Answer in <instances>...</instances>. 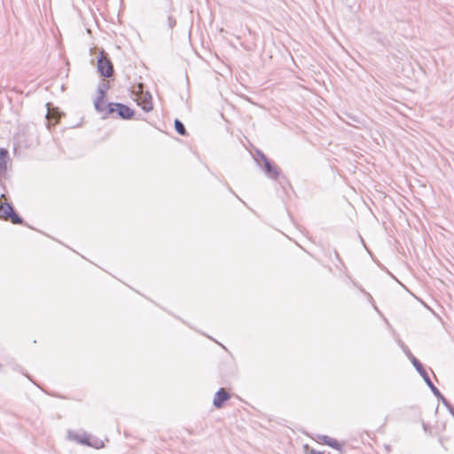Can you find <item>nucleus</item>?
<instances>
[{
    "label": "nucleus",
    "instance_id": "nucleus-1",
    "mask_svg": "<svg viewBox=\"0 0 454 454\" xmlns=\"http://www.w3.org/2000/svg\"><path fill=\"white\" fill-rule=\"evenodd\" d=\"M67 434L70 440L82 445L93 447L95 449H101L104 447V442L101 439L95 437L85 431L75 432L69 430Z\"/></svg>",
    "mask_w": 454,
    "mask_h": 454
},
{
    "label": "nucleus",
    "instance_id": "nucleus-2",
    "mask_svg": "<svg viewBox=\"0 0 454 454\" xmlns=\"http://www.w3.org/2000/svg\"><path fill=\"white\" fill-rule=\"evenodd\" d=\"M114 114H116V115L122 120H130L134 116L135 112L127 105L121 103H108L106 117Z\"/></svg>",
    "mask_w": 454,
    "mask_h": 454
},
{
    "label": "nucleus",
    "instance_id": "nucleus-3",
    "mask_svg": "<svg viewBox=\"0 0 454 454\" xmlns=\"http://www.w3.org/2000/svg\"><path fill=\"white\" fill-rule=\"evenodd\" d=\"M98 72L104 77L109 78L114 75V66L108 54L104 51H99L98 57Z\"/></svg>",
    "mask_w": 454,
    "mask_h": 454
},
{
    "label": "nucleus",
    "instance_id": "nucleus-4",
    "mask_svg": "<svg viewBox=\"0 0 454 454\" xmlns=\"http://www.w3.org/2000/svg\"><path fill=\"white\" fill-rule=\"evenodd\" d=\"M137 105H139L145 112H146V113L151 112L153 109V98H152L151 93L148 91L144 92L143 85L139 84L138 90H137Z\"/></svg>",
    "mask_w": 454,
    "mask_h": 454
},
{
    "label": "nucleus",
    "instance_id": "nucleus-5",
    "mask_svg": "<svg viewBox=\"0 0 454 454\" xmlns=\"http://www.w3.org/2000/svg\"><path fill=\"white\" fill-rule=\"evenodd\" d=\"M411 363L418 371V372L420 374V376L423 378L427 385L429 387L431 391L434 395H441V392L439 389L434 385L432 380H430V377L428 373L424 369L422 364L414 356L411 357Z\"/></svg>",
    "mask_w": 454,
    "mask_h": 454
},
{
    "label": "nucleus",
    "instance_id": "nucleus-6",
    "mask_svg": "<svg viewBox=\"0 0 454 454\" xmlns=\"http://www.w3.org/2000/svg\"><path fill=\"white\" fill-rule=\"evenodd\" d=\"M263 164L264 172L266 176L269 178L276 180L280 174V169L275 164H273L269 159H265Z\"/></svg>",
    "mask_w": 454,
    "mask_h": 454
},
{
    "label": "nucleus",
    "instance_id": "nucleus-7",
    "mask_svg": "<svg viewBox=\"0 0 454 454\" xmlns=\"http://www.w3.org/2000/svg\"><path fill=\"white\" fill-rule=\"evenodd\" d=\"M231 398L230 394L223 388H220L214 396L213 404L216 408H221L223 403Z\"/></svg>",
    "mask_w": 454,
    "mask_h": 454
},
{
    "label": "nucleus",
    "instance_id": "nucleus-8",
    "mask_svg": "<svg viewBox=\"0 0 454 454\" xmlns=\"http://www.w3.org/2000/svg\"><path fill=\"white\" fill-rule=\"evenodd\" d=\"M9 160V152L5 148H0V176L7 170V160Z\"/></svg>",
    "mask_w": 454,
    "mask_h": 454
},
{
    "label": "nucleus",
    "instance_id": "nucleus-9",
    "mask_svg": "<svg viewBox=\"0 0 454 454\" xmlns=\"http://www.w3.org/2000/svg\"><path fill=\"white\" fill-rule=\"evenodd\" d=\"M108 89H109L108 82L103 80L98 83V89H97V93H98L97 98H98V101L100 99H105L106 94V91L108 90Z\"/></svg>",
    "mask_w": 454,
    "mask_h": 454
},
{
    "label": "nucleus",
    "instance_id": "nucleus-10",
    "mask_svg": "<svg viewBox=\"0 0 454 454\" xmlns=\"http://www.w3.org/2000/svg\"><path fill=\"white\" fill-rule=\"evenodd\" d=\"M321 440L325 444H326L333 449H336V450L340 449V444L333 438H331L327 435H323V436H321Z\"/></svg>",
    "mask_w": 454,
    "mask_h": 454
},
{
    "label": "nucleus",
    "instance_id": "nucleus-11",
    "mask_svg": "<svg viewBox=\"0 0 454 454\" xmlns=\"http://www.w3.org/2000/svg\"><path fill=\"white\" fill-rule=\"evenodd\" d=\"M107 105L105 101V99H100L98 101V98H96V100L94 101V106H95V109L98 112V113H106L107 111ZM104 118H106V115L104 116Z\"/></svg>",
    "mask_w": 454,
    "mask_h": 454
},
{
    "label": "nucleus",
    "instance_id": "nucleus-12",
    "mask_svg": "<svg viewBox=\"0 0 454 454\" xmlns=\"http://www.w3.org/2000/svg\"><path fill=\"white\" fill-rule=\"evenodd\" d=\"M175 129H176V131L179 135H182V136L186 135V129H185V127H184V125L183 124V122H182L181 121H179L178 119H176V120H175Z\"/></svg>",
    "mask_w": 454,
    "mask_h": 454
},
{
    "label": "nucleus",
    "instance_id": "nucleus-13",
    "mask_svg": "<svg viewBox=\"0 0 454 454\" xmlns=\"http://www.w3.org/2000/svg\"><path fill=\"white\" fill-rule=\"evenodd\" d=\"M168 25L169 28H173L176 25V20L172 15L168 17Z\"/></svg>",
    "mask_w": 454,
    "mask_h": 454
},
{
    "label": "nucleus",
    "instance_id": "nucleus-14",
    "mask_svg": "<svg viewBox=\"0 0 454 454\" xmlns=\"http://www.w3.org/2000/svg\"><path fill=\"white\" fill-rule=\"evenodd\" d=\"M436 397L440 398L442 402V403L446 406V407H449L450 405V402L441 394V395H435Z\"/></svg>",
    "mask_w": 454,
    "mask_h": 454
},
{
    "label": "nucleus",
    "instance_id": "nucleus-15",
    "mask_svg": "<svg viewBox=\"0 0 454 454\" xmlns=\"http://www.w3.org/2000/svg\"><path fill=\"white\" fill-rule=\"evenodd\" d=\"M256 154L263 162L265 161V159H268L266 155L261 151H257Z\"/></svg>",
    "mask_w": 454,
    "mask_h": 454
},
{
    "label": "nucleus",
    "instance_id": "nucleus-16",
    "mask_svg": "<svg viewBox=\"0 0 454 454\" xmlns=\"http://www.w3.org/2000/svg\"><path fill=\"white\" fill-rule=\"evenodd\" d=\"M422 427L426 433H427V432L431 433V427L427 424H426L425 422H422Z\"/></svg>",
    "mask_w": 454,
    "mask_h": 454
},
{
    "label": "nucleus",
    "instance_id": "nucleus-17",
    "mask_svg": "<svg viewBox=\"0 0 454 454\" xmlns=\"http://www.w3.org/2000/svg\"><path fill=\"white\" fill-rule=\"evenodd\" d=\"M448 411L452 414L454 412V407L450 403L449 407H446Z\"/></svg>",
    "mask_w": 454,
    "mask_h": 454
},
{
    "label": "nucleus",
    "instance_id": "nucleus-18",
    "mask_svg": "<svg viewBox=\"0 0 454 454\" xmlns=\"http://www.w3.org/2000/svg\"><path fill=\"white\" fill-rule=\"evenodd\" d=\"M309 454H325V453H324V452H320V451H317V450H311L309 451Z\"/></svg>",
    "mask_w": 454,
    "mask_h": 454
},
{
    "label": "nucleus",
    "instance_id": "nucleus-19",
    "mask_svg": "<svg viewBox=\"0 0 454 454\" xmlns=\"http://www.w3.org/2000/svg\"><path fill=\"white\" fill-rule=\"evenodd\" d=\"M451 415L454 417V411L452 412V414H451Z\"/></svg>",
    "mask_w": 454,
    "mask_h": 454
}]
</instances>
